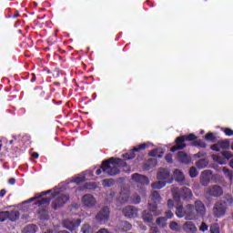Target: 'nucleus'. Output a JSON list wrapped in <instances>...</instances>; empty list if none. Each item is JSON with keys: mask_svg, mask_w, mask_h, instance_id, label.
Listing matches in <instances>:
<instances>
[{"mask_svg": "<svg viewBox=\"0 0 233 233\" xmlns=\"http://www.w3.org/2000/svg\"><path fill=\"white\" fill-rule=\"evenodd\" d=\"M35 232H37V226L35 224H29L24 229V233H35Z\"/></svg>", "mask_w": 233, "mask_h": 233, "instance_id": "bb28decb", "label": "nucleus"}, {"mask_svg": "<svg viewBox=\"0 0 233 233\" xmlns=\"http://www.w3.org/2000/svg\"><path fill=\"white\" fill-rule=\"evenodd\" d=\"M210 174L208 170H204L201 172L199 177L200 185L202 187H208L210 184Z\"/></svg>", "mask_w": 233, "mask_h": 233, "instance_id": "dca6fc26", "label": "nucleus"}, {"mask_svg": "<svg viewBox=\"0 0 233 233\" xmlns=\"http://www.w3.org/2000/svg\"><path fill=\"white\" fill-rule=\"evenodd\" d=\"M202 156H203V155L201 154V152H198V153L193 155V157H198V158H199V157H201Z\"/></svg>", "mask_w": 233, "mask_h": 233, "instance_id": "69168bd1", "label": "nucleus"}, {"mask_svg": "<svg viewBox=\"0 0 233 233\" xmlns=\"http://www.w3.org/2000/svg\"><path fill=\"white\" fill-rule=\"evenodd\" d=\"M210 233H221V230L219 228V225H218V224L211 225Z\"/></svg>", "mask_w": 233, "mask_h": 233, "instance_id": "c03bdc74", "label": "nucleus"}, {"mask_svg": "<svg viewBox=\"0 0 233 233\" xmlns=\"http://www.w3.org/2000/svg\"><path fill=\"white\" fill-rule=\"evenodd\" d=\"M166 186L167 181H157L151 185L152 188H154L155 190H160V188H163Z\"/></svg>", "mask_w": 233, "mask_h": 233, "instance_id": "cd10ccee", "label": "nucleus"}, {"mask_svg": "<svg viewBox=\"0 0 233 233\" xmlns=\"http://www.w3.org/2000/svg\"><path fill=\"white\" fill-rule=\"evenodd\" d=\"M35 199H40L39 194H35L34 198H31L29 200H27V203H32V201H35Z\"/></svg>", "mask_w": 233, "mask_h": 233, "instance_id": "13d9d810", "label": "nucleus"}, {"mask_svg": "<svg viewBox=\"0 0 233 233\" xmlns=\"http://www.w3.org/2000/svg\"><path fill=\"white\" fill-rule=\"evenodd\" d=\"M86 190H96L97 188V184L96 182H87L84 185Z\"/></svg>", "mask_w": 233, "mask_h": 233, "instance_id": "c9c22d12", "label": "nucleus"}, {"mask_svg": "<svg viewBox=\"0 0 233 233\" xmlns=\"http://www.w3.org/2000/svg\"><path fill=\"white\" fill-rule=\"evenodd\" d=\"M192 198H194V194L192 193V189L183 187H177L173 190V199L174 201L179 202L181 199L183 201H192Z\"/></svg>", "mask_w": 233, "mask_h": 233, "instance_id": "7ed1b4c3", "label": "nucleus"}, {"mask_svg": "<svg viewBox=\"0 0 233 233\" xmlns=\"http://www.w3.org/2000/svg\"><path fill=\"white\" fill-rule=\"evenodd\" d=\"M206 194L209 198H221V196H223V187H221V186L213 185L206 190Z\"/></svg>", "mask_w": 233, "mask_h": 233, "instance_id": "0eeeda50", "label": "nucleus"}, {"mask_svg": "<svg viewBox=\"0 0 233 233\" xmlns=\"http://www.w3.org/2000/svg\"><path fill=\"white\" fill-rule=\"evenodd\" d=\"M198 169L196 168V167H191L189 169V177L194 178V177H198Z\"/></svg>", "mask_w": 233, "mask_h": 233, "instance_id": "79ce46f5", "label": "nucleus"}, {"mask_svg": "<svg viewBox=\"0 0 233 233\" xmlns=\"http://www.w3.org/2000/svg\"><path fill=\"white\" fill-rule=\"evenodd\" d=\"M147 163L148 165H151V167H156L157 165V160L156 158H149Z\"/></svg>", "mask_w": 233, "mask_h": 233, "instance_id": "603ef678", "label": "nucleus"}, {"mask_svg": "<svg viewBox=\"0 0 233 233\" xmlns=\"http://www.w3.org/2000/svg\"><path fill=\"white\" fill-rule=\"evenodd\" d=\"M132 203L134 205H139V203H141V197L139 195H137L136 197H134L132 198Z\"/></svg>", "mask_w": 233, "mask_h": 233, "instance_id": "a18cd8bd", "label": "nucleus"}, {"mask_svg": "<svg viewBox=\"0 0 233 233\" xmlns=\"http://www.w3.org/2000/svg\"><path fill=\"white\" fill-rule=\"evenodd\" d=\"M177 158L180 163H184V165H188L192 162V157H188V155L185 151H179L177 153Z\"/></svg>", "mask_w": 233, "mask_h": 233, "instance_id": "f3484780", "label": "nucleus"}, {"mask_svg": "<svg viewBox=\"0 0 233 233\" xmlns=\"http://www.w3.org/2000/svg\"><path fill=\"white\" fill-rule=\"evenodd\" d=\"M224 134H225V136H228V137H230L233 136V130L229 127H226L224 129Z\"/></svg>", "mask_w": 233, "mask_h": 233, "instance_id": "09e8293b", "label": "nucleus"}, {"mask_svg": "<svg viewBox=\"0 0 233 233\" xmlns=\"http://www.w3.org/2000/svg\"><path fill=\"white\" fill-rule=\"evenodd\" d=\"M194 209L196 210L197 218H205L207 214V208L201 200H196L194 205Z\"/></svg>", "mask_w": 233, "mask_h": 233, "instance_id": "6e6552de", "label": "nucleus"}, {"mask_svg": "<svg viewBox=\"0 0 233 233\" xmlns=\"http://www.w3.org/2000/svg\"><path fill=\"white\" fill-rule=\"evenodd\" d=\"M8 219V211H1L0 212V223H4Z\"/></svg>", "mask_w": 233, "mask_h": 233, "instance_id": "37998d69", "label": "nucleus"}, {"mask_svg": "<svg viewBox=\"0 0 233 233\" xmlns=\"http://www.w3.org/2000/svg\"><path fill=\"white\" fill-rule=\"evenodd\" d=\"M137 209L136 207L134 206H127L126 208H123L122 210V214L126 217V218H137Z\"/></svg>", "mask_w": 233, "mask_h": 233, "instance_id": "ddd939ff", "label": "nucleus"}, {"mask_svg": "<svg viewBox=\"0 0 233 233\" xmlns=\"http://www.w3.org/2000/svg\"><path fill=\"white\" fill-rule=\"evenodd\" d=\"M229 167H231V168H233V159H231V160L229 161Z\"/></svg>", "mask_w": 233, "mask_h": 233, "instance_id": "774afa93", "label": "nucleus"}, {"mask_svg": "<svg viewBox=\"0 0 233 233\" xmlns=\"http://www.w3.org/2000/svg\"><path fill=\"white\" fill-rule=\"evenodd\" d=\"M82 233H94V228L90 224H84L81 228Z\"/></svg>", "mask_w": 233, "mask_h": 233, "instance_id": "473e14b6", "label": "nucleus"}, {"mask_svg": "<svg viewBox=\"0 0 233 233\" xmlns=\"http://www.w3.org/2000/svg\"><path fill=\"white\" fill-rule=\"evenodd\" d=\"M185 212H186V208H183V205H180L177 207L175 214L177 218H185Z\"/></svg>", "mask_w": 233, "mask_h": 233, "instance_id": "a878e982", "label": "nucleus"}, {"mask_svg": "<svg viewBox=\"0 0 233 233\" xmlns=\"http://www.w3.org/2000/svg\"><path fill=\"white\" fill-rule=\"evenodd\" d=\"M149 144L148 143H143L140 144L133 148V151L135 152H141L142 150H146V148H148Z\"/></svg>", "mask_w": 233, "mask_h": 233, "instance_id": "72a5a7b5", "label": "nucleus"}, {"mask_svg": "<svg viewBox=\"0 0 233 233\" xmlns=\"http://www.w3.org/2000/svg\"><path fill=\"white\" fill-rule=\"evenodd\" d=\"M150 232L151 233H157L159 232V228L156 227V226H153L150 228Z\"/></svg>", "mask_w": 233, "mask_h": 233, "instance_id": "4d7b16f0", "label": "nucleus"}, {"mask_svg": "<svg viewBox=\"0 0 233 233\" xmlns=\"http://www.w3.org/2000/svg\"><path fill=\"white\" fill-rule=\"evenodd\" d=\"M173 176L176 181H185V175H183V172H181L179 169H175Z\"/></svg>", "mask_w": 233, "mask_h": 233, "instance_id": "5701e85b", "label": "nucleus"}, {"mask_svg": "<svg viewBox=\"0 0 233 233\" xmlns=\"http://www.w3.org/2000/svg\"><path fill=\"white\" fill-rule=\"evenodd\" d=\"M197 167H198V168H207V167H208V162L207 161V160H205V159H200V160H198V162H197Z\"/></svg>", "mask_w": 233, "mask_h": 233, "instance_id": "4c0bfd02", "label": "nucleus"}, {"mask_svg": "<svg viewBox=\"0 0 233 233\" xmlns=\"http://www.w3.org/2000/svg\"><path fill=\"white\" fill-rule=\"evenodd\" d=\"M199 230L201 232H207V230H208V225H207V223H205V222H202V224L199 228Z\"/></svg>", "mask_w": 233, "mask_h": 233, "instance_id": "3c124183", "label": "nucleus"}, {"mask_svg": "<svg viewBox=\"0 0 233 233\" xmlns=\"http://www.w3.org/2000/svg\"><path fill=\"white\" fill-rule=\"evenodd\" d=\"M167 218L165 217H159L157 218V225H158V227H162V228H164V227H167Z\"/></svg>", "mask_w": 233, "mask_h": 233, "instance_id": "e433bc0d", "label": "nucleus"}, {"mask_svg": "<svg viewBox=\"0 0 233 233\" xmlns=\"http://www.w3.org/2000/svg\"><path fill=\"white\" fill-rule=\"evenodd\" d=\"M11 17L12 19H16V17H19V11L16 10Z\"/></svg>", "mask_w": 233, "mask_h": 233, "instance_id": "e2e57ef3", "label": "nucleus"}, {"mask_svg": "<svg viewBox=\"0 0 233 233\" xmlns=\"http://www.w3.org/2000/svg\"><path fill=\"white\" fill-rule=\"evenodd\" d=\"M81 223H83V220L81 218L71 219V220H67L65 222V227L68 230L72 231V230H76V228H78L79 225H81Z\"/></svg>", "mask_w": 233, "mask_h": 233, "instance_id": "4468645a", "label": "nucleus"}, {"mask_svg": "<svg viewBox=\"0 0 233 233\" xmlns=\"http://www.w3.org/2000/svg\"><path fill=\"white\" fill-rule=\"evenodd\" d=\"M103 165L105 167L104 174H107V176H117V174L121 172L119 167L122 168L128 167V164H127L125 160L114 157L107 160H104Z\"/></svg>", "mask_w": 233, "mask_h": 233, "instance_id": "f03ea898", "label": "nucleus"}, {"mask_svg": "<svg viewBox=\"0 0 233 233\" xmlns=\"http://www.w3.org/2000/svg\"><path fill=\"white\" fill-rule=\"evenodd\" d=\"M167 208H174V200H172V199L167 200Z\"/></svg>", "mask_w": 233, "mask_h": 233, "instance_id": "bf43d9fd", "label": "nucleus"}, {"mask_svg": "<svg viewBox=\"0 0 233 233\" xmlns=\"http://www.w3.org/2000/svg\"><path fill=\"white\" fill-rule=\"evenodd\" d=\"M20 216L21 214L19 213L18 210H11V211H8L7 219H9V221L15 222V221H17Z\"/></svg>", "mask_w": 233, "mask_h": 233, "instance_id": "aec40b11", "label": "nucleus"}, {"mask_svg": "<svg viewBox=\"0 0 233 233\" xmlns=\"http://www.w3.org/2000/svg\"><path fill=\"white\" fill-rule=\"evenodd\" d=\"M210 148L211 150H214V152H221V149L228 150V148H230V142L228 139L220 140L218 143L211 145Z\"/></svg>", "mask_w": 233, "mask_h": 233, "instance_id": "1a4fd4ad", "label": "nucleus"}, {"mask_svg": "<svg viewBox=\"0 0 233 233\" xmlns=\"http://www.w3.org/2000/svg\"><path fill=\"white\" fill-rule=\"evenodd\" d=\"M148 211L153 214V216H160L161 212L157 209V203H149L147 206Z\"/></svg>", "mask_w": 233, "mask_h": 233, "instance_id": "412c9836", "label": "nucleus"}, {"mask_svg": "<svg viewBox=\"0 0 233 233\" xmlns=\"http://www.w3.org/2000/svg\"><path fill=\"white\" fill-rule=\"evenodd\" d=\"M50 192H52L51 189L44 191V192H41L40 194H38V198H43V196H47V194H50Z\"/></svg>", "mask_w": 233, "mask_h": 233, "instance_id": "6e6d98bb", "label": "nucleus"}, {"mask_svg": "<svg viewBox=\"0 0 233 233\" xmlns=\"http://www.w3.org/2000/svg\"><path fill=\"white\" fill-rule=\"evenodd\" d=\"M119 228L122 232H128L129 230H132V224L127 220L122 221Z\"/></svg>", "mask_w": 233, "mask_h": 233, "instance_id": "4be33fe9", "label": "nucleus"}, {"mask_svg": "<svg viewBox=\"0 0 233 233\" xmlns=\"http://www.w3.org/2000/svg\"><path fill=\"white\" fill-rule=\"evenodd\" d=\"M50 201H52V198H41L40 200H37L35 202V205L37 207H43V205H50Z\"/></svg>", "mask_w": 233, "mask_h": 233, "instance_id": "c85d7f7f", "label": "nucleus"}, {"mask_svg": "<svg viewBox=\"0 0 233 233\" xmlns=\"http://www.w3.org/2000/svg\"><path fill=\"white\" fill-rule=\"evenodd\" d=\"M221 155L223 157H225V159H230V157H233V155L230 154V151H222Z\"/></svg>", "mask_w": 233, "mask_h": 233, "instance_id": "49530a36", "label": "nucleus"}, {"mask_svg": "<svg viewBox=\"0 0 233 233\" xmlns=\"http://www.w3.org/2000/svg\"><path fill=\"white\" fill-rule=\"evenodd\" d=\"M165 159H166L167 163H174V159L172 158L171 154L166 155Z\"/></svg>", "mask_w": 233, "mask_h": 233, "instance_id": "5fc2aeb1", "label": "nucleus"}, {"mask_svg": "<svg viewBox=\"0 0 233 233\" xmlns=\"http://www.w3.org/2000/svg\"><path fill=\"white\" fill-rule=\"evenodd\" d=\"M54 106V99H46L43 102V107L44 108H52Z\"/></svg>", "mask_w": 233, "mask_h": 233, "instance_id": "ea45409f", "label": "nucleus"}, {"mask_svg": "<svg viewBox=\"0 0 233 233\" xmlns=\"http://www.w3.org/2000/svg\"><path fill=\"white\" fill-rule=\"evenodd\" d=\"M32 157H34L35 159H37V157H39V153L37 152L32 153Z\"/></svg>", "mask_w": 233, "mask_h": 233, "instance_id": "0e129e2a", "label": "nucleus"}, {"mask_svg": "<svg viewBox=\"0 0 233 233\" xmlns=\"http://www.w3.org/2000/svg\"><path fill=\"white\" fill-rule=\"evenodd\" d=\"M159 154V150L158 149H153L151 151H149L148 156L150 157H162V155H158Z\"/></svg>", "mask_w": 233, "mask_h": 233, "instance_id": "a19ab883", "label": "nucleus"}, {"mask_svg": "<svg viewBox=\"0 0 233 233\" xmlns=\"http://www.w3.org/2000/svg\"><path fill=\"white\" fill-rule=\"evenodd\" d=\"M82 203L85 207L92 208V207H96V203H97V201L96 200V198H94V195L86 194L82 198Z\"/></svg>", "mask_w": 233, "mask_h": 233, "instance_id": "9b49d317", "label": "nucleus"}, {"mask_svg": "<svg viewBox=\"0 0 233 233\" xmlns=\"http://www.w3.org/2000/svg\"><path fill=\"white\" fill-rule=\"evenodd\" d=\"M102 172H105V166L103 165V162H102V165L99 167V168L96 170V176H101Z\"/></svg>", "mask_w": 233, "mask_h": 233, "instance_id": "8fccbe9b", "label": "nucleus"}, {"mask_svg": "<svg viewBox=\"0 0 233 233\" xmlns=\"http://www.w3.org/2000/svg\"><path fill=\"white\" fill-rule=\"evenodd\" d=\"M227 201H228V203H229V205H232V203H233L232 197L227 198Z\"/></svg>", "mask_w": 233, "mask_h": 233, "instance_id": "338daca9", "label": "nucleus"}, {"mask_svg": "<svg viewBox=\"0 0 233 233\" xmlns=\"http://www.w3.org/2000/svg\"><path fill=\"white\" fill-rule=\"evenodd\" d=\"M103 187L110 188V187H114L116 185V180L114 178H106L102 181Z\"/></svg>", "mask_w": 233, "mask_h": 233, "instance_id": "c756f323", "label": "nucleus"}, {"mask_svg": "<svg viewBox=\"0 0 233 233\" xmlns=\"http://www.w3.org/2000/svg\"><path fill=\"white\" fill-rule=\"evenodd\" d=\"M169 228L170 230H174L175 232H179V230H181L179 224H177V222H175V221L169 224Z\"/></svg>", "mask_w": 233, "mask_h": 233, "instance_id": "58836bf2", "label": "nucleus"}, {"mask_svg": "<svg viewBox=\"0 0 233 233\" xmlns=\"http://www.w3.org/2000/svg\"><path fill=\"white\" fill-rule=\"evenodd\" d=\"M69 200H70V195H68V194H60L58 197H56L53 200V202L51 204V207L55 210H59V208L64 207L66 205V203H68Z\"/></svg>", "mask_w": 233, "mask_h": 233, "instance_id": "20e7f679", "label": "nucleus"}, {"mask_svg": "<svg viewBox=\"0 0 233 233\" xmlns=\"http://www.w3.org/2000/svg\"><path fill=\"white\" fill-rule=\"evenodd\" d=\"M185 141H193L194 147H198V148H207V143H205V141L201 139L198 140V137L193 133H190L189 135L177 137L175 140V146L170 148V152H177V150L187 148Z\"/></svg>", "mask_w": 233, "mask_h": 233, "instance_id": "f257e3e1", "label": "nucleus"}, {"mask_svg": "<svg viewBox=\"0 0 233 233\" xmlns=\"http://www.w3.org/2000/svg\"><path fill=\"white\" fill-rule=\"evenodd\" d=\"M132 181H135V183H138V185H148L150 183V180L145 176L141 175L139 173H134L131 176Z\"/></svg>", "mask_w": 233, "mask_h": 233, "instance_id": "f8f14e48", "label": "nucleus"}, {"mask_svg": "<svg viewBox=\"0 0 233 233\" xmlns=\"http://www.w3.org/2000/svg\"><path fill=\"white\" fill-rule=\"evenodd\" d=\"M96 219L99 225H105L110 219V208L103 207L96 214Z\"/></svg>", "mask_w": 233, "mask_h": 233, "instance_id": "39448f33", "label": "nucleus"}, {"mask_svg": "<svg viewBox=\"0 0 233 233\" xmlns=\"http://www.w3.org/2000/svg\"><path fill=\"white\" fill-rule=\"evenodd\" d=\"M142 219L144 223H152V221H154V213H151L148 210H144Z\"/></svg>", "mask_w": 233, "mask_h": 233, "instance_id": "6ab92c4d", "label": "nucleus"}, {"mask_svg": "<svg viewBox=\"0 0 233 233\" xmlns=\"http://www.w3.org/2000/svg\"><path fill=\"white\" fill-rule=\"evenodd\" d=\"M183 228L186 233H196L198 231V228L192 221L185 222Z\"/></svg>", "mask_w": 233, "mask_h": 233, "instance_id": "a211bd4d", "label": "nucleus"}, {"mask_svg": "<svg viewBox=\"0 0 233 233\" xmlns=\"http://www.w3.org/2000/svg\"><path fill=\"white\" fill-rule=\"evenodd\" d=\"M225 214H227V202H216L213 207V216L215 218H223Z\"/></svg>", "mask_w": 233, "mask_h": 233, "instance_id": "423d86ee", "label": "nucleus"}, {"mask_svg": "<svg viewBox=\"0 0 233 233\" xmlns=\"http://www.w3.org/2000/svg\"><path fill=\"white\" fill-rule=\"evenodd\" d=\"M222 171H223L225 177H227V179H229V181H232V179H233L232 171H230V169H228V167H223Z\"/></svg>", "mask_w": 233, "mask_h": 233, "instance_id": "f704fd0d", "label": "nucleus"}, {"mask_svg": "<svg viewBox=\"0 0 233 233\" xmlns=\"http://www.w3.org/2000/svg\"><path fill=\"white\" fill-rule=\"evenodd\" d=\"M8 183H9V185H15V178H14V177L9 178Z\"/></svg>", "mask_w": 233, "mask_h": 233, "instance_id": "680f3d73", "label": "nucleus"}, {"mask_svg": "<svg viewBox=\"0 0 233 233\" xmlns=\"http://www.w3.org/2000/svg\"><path fill=\"white\" fill-rule=\"evenodd\" d=\"M122 157H124V161L134 159V157H136V151L134 149H131L127 151L126 154H123Z\"/></svg>", "mask_w": 233, "mask_h": 233, "instance_id": "b1692460", "label": "nucleus"}, {"mask_svg": "<svg viewBox=\"0 0 233 233\" xmlns=\"http://www.w3.org/2000/svg\"><path fill=\"white\" fill-rule=\"evenodd\" d=\"M151 199L153 203H161V195H159V192L153 191L151 194Z\"/></svg>", "mask_w": 233, "mask_h": 233, "instance_id": "7c9ffc66", "label": "nucleus"}, {"mask_svg": "<svg viewBox=\"0 0 233 233\" xmlns=\"http://www.w3.org/2000/svg\"><path fill=\"white\" fill-rule=\"evenodd\" d=\"M172 218H174V213H172V211H166V217H165V218L167 219V220H168V219H172Z\"/></svg>", "mask_w": 233, "mask_h": 233, "instance_id": "864d4df0", "label": "nucleus"}, {"mask_svg": "<svg viewBox=\"0 0 233 233\" xmlns=\"http://www.w3.org/2000/svg\"><path fill=\"white\" fill-rule=\"evenodd\" d=\"M185 219L187 221H192L194 219H198V215L196 214V211L194 209V205L187 204L186 206V211H185Z\"/></svg>", "mask_w": 233, "mask_h": 233, "instance_id": "9d476101", "label": "nucleus"}, {"mask_svg": "<svg viewBox=\"0 0 233 233\" xmlns=\"http://www.w3.org/2000/svg\"><path fill=\"white\" fill-rule=\"evenodd\" d=\"M6 196V189H1L0 190V198H5Z\"/></svg>", "mask_w": 233, "mask_h": 233, "instance_id": "052dcab7", "label": "nucleus"}, {"mask_svg": "<svg viewBox=\"0 0 233 233\" xmlns=\"http://www.w3.org/2000/svg\"><path fill=\"white\" fill-rule=\"evenodd\" d=\"M204 139H206V141H210V143H216V141H218V137H216L212 132L206 134Z\"/></svg>", "mask_w": 233, "mask_h": 233, "instance_id": "2f4dec72", "label": "nucleus"}, {"mask_svg": "<svg viewBox=\"0 0 233 233\" xmlns=\"http://www.w3.org/2000/svg\"><path fill=\"white\" fill-rule=\"evenodd\" d=\"M157 179H159L160 181H165V179H170L169 181H167L168 184L172 183V181H174V179L172 177H170V170L167 169V168H163L161 169L157 174Z\"/></svg>", "mask_w": 233, "mask_h": 233, "instance_id": "2eb2a0df", "label": "nucleus"}, {"mask_svg": "<svg viewBox=\"0 0 233 233\" xmlns=\"http://www.w3.org/2000/svg\"><path fill=\"white\" fill-rule=\"evenodd\" d=\"M45 94L46 93H45V90H43V87L35 88L34 96L37 99H43V97H45Z\"/></svg>", "mask_w": 233, "mask_h": 233, "instance_id": "393cba45", "label": "nucleus"}, {"mask_svg": "<svg viewBox=\"0 0 233 233\" xmlns=\"http://www.w3.org/2000/svg\"><path fill=\"white\" fill-rule=\"evenodd\" d=\"M85 179H86L85 176H83V177H76L75 178V183L76 185H81V183H83L85 181Z\"/></svg>", "mask_w": 233, "mask_h": 233, "instance_id": "de8ad7c7", "label": "nucleus"}]
</instances>
